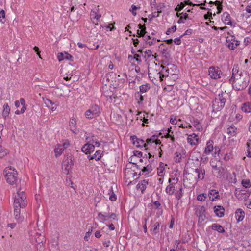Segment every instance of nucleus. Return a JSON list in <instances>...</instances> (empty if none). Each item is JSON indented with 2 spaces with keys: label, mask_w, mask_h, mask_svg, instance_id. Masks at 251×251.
<instances>
[{
  "label": "nucleus",
  "mask_w": 251,
  "mask_h": 251,
  "mask_svg": "<svg viewBox=\"0 0 251 251\" xmlns=\"http://www.w3.org/2000/svg\"><path fill=\"white\" fill-rule=\"evenodd\" d=\"M92 231V230H91V231H89L86 233L85 236H84V238L85 240H86V241L88 240V238H89L90 234H91Z\"/></svg>",
  "instance_id": "69168bd1"
},
{
  "label": "nucleus",
  "mask_w": 251,
  "mask_h": 251,
  "mask_svg": "<svg viewBox=\"0 0 251 251\" xmlns=\"http://www.w3.org/2000/svg\"><path fill=\"white\" fill-rule=\"evenodd\" d=\"M222 19L225 24L232 25V23L231 21V17L227 12H224L222 15Z\"/></svg>",
  "instance_id": "412c9836"
},
{
  "label": "nucleus",
  "mask_w": 251,
  "mask_h": 251,
  "mask_svg": "<svg viewBox=\"0 0 251 251\" xmlns=\"http://www.w3.org/2000/svg\"><path fill=\"white\" fill-rule=\"evenodd\" d=\"M227 133L232 136H234L237 133V128L234 125H232L227 128Z\"/></svg>",
  "instance_id": "b1692460"
},
{
  "label": "nucleus",
  "mask_w": 251,
  "mask_h": 251,
  "mask_svg": "<svg viewBox=\"0 0 251 251\" xmlns=\"http://www.w3.org/2000/svg\"><path fill=\"white\" fill-rule=\"evenodd\" d=\"M210 164L213 169V173L217 177H221L224 176V169L221 165H219L220 164L219 161H217L216 160H211Z\"/></svg>",
  "instance_id": "39448f33"
},
{
  "label": "nucleus",
  "mask_w": 251,
  "mask_h": 251,
  "mask_svg": "<svg viewBox=\"0 0 251 251\" xmlns=\"http://www.w3.org/2000/svg\"><path fill=\"white\" fill-rule=\"evenodd\" d=\"M108 215L103 214L101 213L98 214V218L101 221H106L108 219Z\"/></svg>",
  "instance_id": "a18cd8bd"
},
{
  "label": "nucleus",
  "mask_w": 251,
  "mask_h": 251,
  "mask_svg": "<svg viewBox=\"0 0 251 251\" xmlns=\"http://www.w3.org/2000/svg\"><path fill=\"white\" fill-rule=\"evenodd\" d=\"M10 111V108L7 103L4 104L3 105V110L2 111V116L5 119L8 116Z\"/></svg>",
  "instance_id": "cd10ccee"
},
{
  "label": "nucleus",
  "mask_w": 251,
  "mask_h": 251,
  "mask_svg": "<svg viewBox=\"0 0 251 251\" xmlns=\"http://www.w3.org/2000/svg\"><path fill=\"white\" fill-rule=\"evenodd\" d=\"M213 142L212 141H208L207 142L206 146L205 148L204 153L206 155L210 154H213L214 147L213 146Z\"/></svg>",
  "instance_id": "2eb2a0df"
},
{
  "label": "nucleus",
  "mask_w": 251,
  "mask_h": 251,
  "mask_svg": "<svg viewBox=\"0 0 251 251\" xmlns=\"http://www.w3.org/2000/svg\"><path fill=\"white\" fill-rule=\"evenodd\" d=\"M162 165H163L162 163H161L159 167L158 168L157 170V173L158 175L160 176H163L164 175V171H165V168L164 167L162 166Z\"/></svg>",
  "instance_id": "4c0bfd02"
},
{
  "label": "nucleus",
  "mask_w": 251,
  "mask_h": 251,
  "mask_svg": "<svg viewBox=\"0 0 251 251\" xmlns=\"http://www.w3.org/2000/svg\"><path fill=\"white\" fill-rule=\"evenodd\" d=\"M148 184L149 180L144 179L141 180L136 185V188L137 189L140 190L142 194H144Z\"/></svg>",
  "instance_id": "4468645a"
},
{
  "label": "nucleus",
  "mask_w": 251,
  "mask_h": 251,
  "mask_svg": "<svg viewBox=\"0 0 251 251\" xmlns=\"http://www.w3.org/2000/svg\"><path fill=\"white\" fill-rule=\"evenodd\" d=\"M20 103L21 105L23 106L22 108L20 110V112L22 113H24L25 110H26V107L25 106V101L23 98H21L20 99Z\"/></svg>",
  "instance_id": "c03bdc74"
},
{
  "label": "nucleus",
  "mask_w": 251,
  "mask_h": 251,
  "mask_svg": "<svg viewBox=\"0 0 251 251\" xmlns=\"http://www.w3.org/2000/svg\"><path fill=\"white\" fill-rule=\"evenodd\" d=\"M242 185L246 188H249L251 186L250 181L248 179L243 180L242 181Z\"/></svg>",
  "instance_id": "79ce46f5"
},
{
  "label": "nucleus",
  "mask_w": 251,
  "mask_h": 251,
  "mask_svg": "<svg viewBox=\"0 0 251 251\" xmlns=\"http://www.w3.org/2000/svg\"><path fill=\"white\" fill-rule=\"evenodd\" d=\"M150 89V86L149 84L142 85L140 86V92L145 93Z\"/></svg>",
  "instance_id": "c9c22d12"
},
{
  "label": "nucleus",
  "mask_w": 251,
  "mask_h": 251,
  "mask_svg": "<svg viewBox=\"0 0 251 251\" xmlns=\"http://www.w3.org/2000/svg\"><path fill=\"white\" fill-rule=\"evenodd\" d=\"M249 81V75L246 73H244V74H241L238 77L233 78L231 83L235 90L239 91L246 88Z\"/></svg>",
  "instance_id": "f257e3e1"
},
{
  "label": "nucleus",
  "mask_w": 251,
  "mask_h": 251,
  "mask_svg": "<svg viewBox=\"0 0 251 251\" xmlns=\"http://www.w3.org/2000/svg\"><path fill=\"white\" fill-rule=\"evenodd\" d=\"M139 8L138 7H137L136 6L134 5H132V6H131V9L130 10V11L132 12V14L134 15V16H136V10Z\"/></svg>",
  "instance_id": "8fccbe9b"
},
{
  "label": "nucleus",
  "mask_w": 251,
  "mask_h": 251,
  "mask_svg": "<svg viewBox=\"0 0 251 251\" xmlns=\"http://www.w3.org/2000/svg\"><path fill=\"white\" fill-rule=\"evenodd\" d=\"M133 58L135 59L138 62H141L142 61L141 59V55L138 54H135Z\"/></svg>",
  "instance_id": "0e129e2a"
},
{
  "label": "nucleus",
  "mask_w": 251,
  "mask_h": 251,
  "mask_svg": "<svg viewBox=\"0 0 251 251\" xmlns=\"http://www.w3.org/2000/svg\"><path fill=\"white\" fill-rule=\"evenodd\" d=\"M209 75L213 79L220 78L223 76V73L219 68L212 66L209 68Z\"/></svg>",
  "instance_id": "6e6552de"
},
{
  "label": "nucleus",
  "mask_w": 251,
  "mask_h": 251,
  "mask_svg": "<svg viewBox=\"0 0 251 251\" xmlns=\"http://www.w3.org/2000/svg\"><path fill=\"white\" fill-rule=\"evenodd\" d=\"M133 154L135 156H137L138 157H141L142 156V153L139 151H134Z\"/></svg>",
  "instance_id": "6e6d98bb"
},
{
  "label": "nucleus",
  "mask_w": 251,
  "mask_h": 251,
  "mask_svg": "<svg viewBox=\"0 0 251 251\" xmlns=\"http://www.w3.org/2000/svg\"><path fill=\"white\" fill-rule=\"evenodd\" d=\"M208 196L211 201H214L216 199L219 197V192L216 190H211L208 193Z\"/></svg>",
  "instance_id": "5701e85b"
},
{
  "label": "nucleus",
  "mask_w": 251,
  "mask_h": 251,
  "mask_svg": "<svg viewBox=\"0 0 251 251\" xmlns=\"http://www.w3.org/2000/svg\"><path fill=\"white\" fill-rule=\"evenodd\" d=\"M153 204L155 207V208L158 209L161 206V203L158 201H155L153 202Z\"/></svg>",
  "instance_id": "774afa93"
},
{
  "label": "nucleus",
  "mask_w": 251,
  "mask_h": 251,
  "mask_svg": "<svg viewBox=\"0 0 251 251\" xmlns=\"http://www.w3.org/2000/svg\"><path fill=\"white\" fill-rule=\"evenodd\" d=\"M143 37V40L146 42V43H148V41H150V39H151V37L149 35H144Z\"/></svg>",
  "instance_id": "338daca9"
},
{
  "label": "nucleus",
  "mask_w": 251,
  "mask_h": 251,
  "mask_svg": "<svg viewBox=\"0 0 251 251\" xmlns=\"http://www.w3.org/2000/svg\"><path fill=\"white\" fill-rule=\"evenodd\" d=\"M94 149L95 145H93V144L88 142L82 147L81 151H82L85 152V154H89L93 151Z\"/></svg>",
  "instance_id": "ddd939ff"
},
{
  "label": "nucleus",
  "mask_w": 251,
  "mask_h": 251,
  "mask_svg": "<svg viewBox=\"0 0 251 251\" xmlns=\"http://www.w3.org/2000/svg\"><path fill=\"white\" fill-rule=\"evenodd\" d=\"M241 74H244L242 72H239V67L237 65H234L232 69V75L231 78L230 79L229 81L231 82L233 78L238 77L241 75Z\"/></svg>",
  "instance_id": "aec40b11"
},
{
  "label": "nucleus",
  "mask_w": 251,
  "mask_h": 251,
  "mask_svg": "<svg viewBox=\"0 0 251 251\" xmlns=\"http://www.w3.org/2000/svg\"><path fill=\"white\" fill-rule=\"evenodd\" d=\"M220 151V149L218 146L214 147L213 153L215 154H219Z\"/></svg>",
  "instance_id": "680f3d73"
},
{
  "label": "nucleus",
  "mask_w": 251,
  "mask_h": 251,
  "mask_svg": "<svg viewBox=\"0 0 251 251\" xmlns=\"http://www.w3.org/2000/svg\"><path fill=\"white\" fill-rule=\"evenodd\" d=\"M177 178L176 179L175 178L169 179L168 182L169 184L167 186L165 189L167 194L172 195L174 193L176 188H177Z\"/></svg>",
  "instance_id": "0eeeda50"
},
{
  "label": "nucleus",
  "mask_w": 251,
  "mask_h": 251,
  "mask_svg": "<svg viewBox=\"0 0 251 251\" xmlns=\"http://www.w3.org/2000/svg\"><path fill=\"white\" fill-rule=\"evenodd\" d=\"M75 120L74 118H71L70 121V126L71 130L73 132H74V130L75 129Z\"/></svg>",
  "instance_id": "a19ab883"
},
{
  "label": "nucleus",
  "mask_w": 251,
  "mask_h": 251,
  "mask_svg": "<svg viewBox=\"0 0 251 251\" xmlns=\"http://www.w3.org/2000/svg\"><path fill=\"white\" fill-rule=\"evenodd\" d=\"M146 27L144 26V28L140 30H138L137 31V36L138 37H143L146 34Z\"/></svg>",
  "instance_id": "ea45409f"
},
{
  "label": "nucleus",
  "mask_w": 251,
  "mask_h": 251,
  "mask_svg": "<svg viewBox=\"0 0 251 251\" xmlns=\"http://www.w3.org/2000/svg\"><path fill=\"white\" fill-rule=\"evenodd\" d=\"M214 211L217 216L222 217L224 215L225 209L222 206L217 205L214 206Z\"/></svg>",
  "instance_id": "f3484780"
},
{
  "label": "nucleus",
  "mask_w": 251,
  "mask_h": 251,
  "mask_svg": "<svg viewBox=\"0 0 251 251\" xmlns=\"http://www.w3.org/2000/svg\"><path fill=\"white\" fill-rule=\"evenodd\" d=\"M14 215L15 219L19 222H21L24 220V217L21 215V208L14 207Z\"/></svg>",
  "instance_id": "6ab92c4d"
},
{
  "label": "nucleus",
  "mask_w": 251,
  "mask_h": 251,
  "mask_svg": "<svg viewBox=\"0 0 251 251\" xmlns=\"http://www.w3.org/2000/svg\"><path fill=\"white\" fill-rule=\"evenodd\" d=\"M181 37H179L178 38H175L174 40V43L177 45H179L181 44V40H180V38Z\"/></svg>",
  "instance_id": "e2e57ef3"
},
{
  "label": "nucleus",
  "mask_w": 251,
  "mask_h": 251,
  "mask_svg": "<svg viewBox=\"0 0 251 251\" xmlns=\"http://www.w3.org/2000/svg\"><path fill=\"white\" fill-rule=\"evenodd\" d=\"M91 16L94 18L96 19L98 21L100 17H101V15L97 13L96 12L93 11L91 14Z\"/></svg>",
  "instance_id": "de8ad7c7"
},
{
  "label": "nucleus",
  "mask_w": 251,
  "mask_h": 251,
  "mask_svg": "<svg viewBox=\"0 0 251 251\" xmlns=\"http://www.w3.org/2000/svg\"><path fill=\"white\" fill-rule=\"evenodd\" d=\"M188 142L191 145H195L198 143L199 138L195 133L189 135L187 138Z\"/></svg>",
  "instance_id": "dca6fc26"
},
{
  "label": "nucleus",
  "mask_w": 251,
  "mask_h": 251,
  "mask_svg": "<svg viewBox=\"0 0 251 251\" xmlns=\"http://www.w3.org/2000/svg\"><path fill=\"white\" fill-rule=\"evenodd\" d=\"M165 137L167 138H170L172 142H174L175 141V137L172 135V134L170 133L169 132H167L166 133V134L165 135Z\"/></svg>",
  "instance_id": "603ef678"
},
{
  "label": "nucleus",
  "mask_w": 251,
  "mask_h": 251,
  "mask_svg": "<svg viewBox=\"0 0 251 251\" xmlns=\"http://www.w3.org/2000/svg\"><path fill=\"white\" fill-rule=\"evenodd\" d=\"M235 196L239 200H246L249 197L250 193L245 192L244 190L236 188L234 192Z\"/></svg>",
  "instance_id": "9d476101"
},
{
  "label": "nucleus",
  "mask_w": 251,
  "mask_h": 251,
  "mask_svg": "<svg viewBox=\"0 0 251 251\" xmlns=\"http://www.w3.org/2000/svg\"><path fill=\"white\" fill-rule=\"evenodd\" d=\"M135 97L136 100H140L138 101L139 104H141V103L144 100V97L140 94V92H137L135 93Z\"/></svg>",
  "instance_id": "e433bc0d"
},
{
  "label": "nucleus",
  "mask_w": 251,
  "mask_h": 251,
  "mask_svg": "<svg viewBox=\"0 0 251 251\" xmlns=\"http://www.w3.org/2000/svg\"><path fill=\"white\" fill-rule=\"evenodd\" d=\"M130 138L133 144L137 147L146 148L147 147V143H145L144 140L138 138L135 135L131 136Z\"/></svg>",
  "instance_id": "9b49d317"
},
{
  "label": "nucleus",
  "mask_w": 251,
  "mask_h": 251,
  "mask_svg": "<svg viewBox=\"0 0 251 251\" xmlns=\"http://www.w3.org/2000/svg\"><path fill=\"white\" fill-rule=\"evenodd\" d=\"M86 140L89 143H90V142H91L93 143L94 142V141L96 140V139L95 138L94 136L93 135L91 137H87Z\"/></svg>",
  "instance_id": "5fc2aeb1"
},
{
  "label": "nucleus",
  "mask_w": 251,
  "mask_h": 251,
  "mask_svg": "<svg viewBox=\"0 0 251 251\" xmlns=\"http://www.w3.org/2000/svg\"><path fill=\"white\" fill-rule=\"evenodd\" d=\"M207 197L206 194L202 193L198 195L197 199L200 201H204L207 198Z\"/></svg>",
  "instance_id": "37998d69"
},
{
  "label": "nucleus",
  "mask_w": 251,
  "mask_h": 251,
  "mask_svg": "<svg viewBox=\"0 0 251 251\" xmlns=\"http://www.w3.org/2000/svg\"><path fill=\"white\" fill-rule=\"evenodd\" d=\"M63 165L65 167V170L67 171L72 167L74 164L71 155H67L65 156L63 161Z\"/></svg>",
  "instance_id": "f8f14e48"
},
{
  "label": "nucleus",
  "mask_w": 251,
  "mask_h": 251,
  "mask_svg": "<svg viewBox=\"0 0 251 251\" xmlns=\"http://www.w3.org/2000/svg\"><path fill=\"white\" fill-rule=\"evenodd\" d=\"M100 112V108L95 105L85 112V115L87 118L90 119L98 116Z\"/></svg>",
  "instance_id": "423d86ee"
},
{
  "label": "nucleus",
  "mask_w": 251,
  "mask_h": 251,
  "mask_svg": "<svg viewBox=\"0 0 251 251\" xmlns=\"http://www.w3.org/2000/svg\"><path fill=\"white\" fill-rule=\"evenodd\" d=\"M178 185L179 186V187L178 188V190L177 191L176 194V198L177 200H179L183 195V193L182 192L183 188L182 186L180 184Z\"/></svg>",
  "instance_id": "7c9ffc66"
},
{
  "label": "nucleus",
  "mask_w": 251,
  "mask_h": 251,
  "mask_svg": "<svg viewBox=\"0 0 251 251\" xmlns=\"http://www.w3.org/2000/svg\"><path fill=\"white\" fill-rule=\"evenodd\" d=\"M102 153L103 151H97L93 155L94 159H95L96 161L99 160L101 158Z\"/></svg>",
  "instance_id": "72a5a7b5"
},
{
  "label": "nucleus",
  "mask_w": 251,
  "mask_h": 251,
  "mask_svg": "<svg viewBox=\"0 0 251 251\" xmlns=\"http://www.w3.org/2000/svg\"><path fill=\"white\" fill-rule=\"evenodd\" d=\"M8 153V151L0 145V158H2Z\"/></svg>",
  "instance_id": "f704fd0d"
},
{
  "label": "nucleus",
  "mask_w": 251,
  "mask_h": 251,
  "mask_svg": "<svg viewBox=\"0 0 251 251\" xmlns=\"http://www.w3.org/2000/svg\"><path fill=\"white\" fill-rule=\"evenodd\" d=\"M184 7V5L183 3H181L180 4H178L177 6L175 8V11H180Z\"/></svg>",
  "instance_id": "3c124183"
},
{
  "label": "nucleus",
  "mask_w": 251,
  "mask_h": 251,
  "mask_svg": "<svg viewBox=\"0 0 251 251\" xmlns=\"http://www.w3.org/2000/svg\"><path fill=\"white\" fill-rule=\"evenodd\" d=\"M241 109L245 113L251 112V103L250 102H246L243 103L242 105Z\"/></svg>",
  "instance_id": "a878e982"
},
{
  "label": "nucleus",
  "mask_w": 251,
  "mask_h": 251,
  "mask_svg": "<svg viewBox=\"0 0 251 251\" xmlns=\"http://www.w3.org/2000/svg\"><path fill=\"white\" fill-rule=\"evenodd\" d=\"M144 53H145V55H144L145 58H146V57L149 58L150 57H151L152 55V52H151V50H146Z\"/></svg>",
  "instance_id": "864d4df0"
},
{
  "label": "nucleus",
  "mask_w": 251,
  "mask_h": 251,
  "mask_svg": "<svg viewBox=\"0 0 251 251\" xmlns=\"http://www.w3.org/2000/svg\"><path fill=\"white\" fill-rule=\"evenodd\" d=\"M176 30V27L175 25H174L171 27V28L168 29L166 33L167 35H169L172 32H175Z\"/></svg>",
  "instance_id": "49530a36"
},
{
  "label": "nucleus",
  "mask_w": 251,
  "mask_h": 251,
  "mask_svg": "<svg viewBox=\"0 0 251 251\" xmlns=\"http://www.w3.org/2000/svg\"><path fill=\"white\" fill-rule=\"evenodd\" d=\"M45 103L46 104L47 107H50L49 104L53 105L54 103L50 99H47L45 101Z\"/></svg>",
  "instance_id": "13d9d810"
},
{
  "label": "nucleus",
  "mask_w": 251,
  "mask_h": 251,
  "mask_svg": "<svg viewBox=\"0 0 251 251\" xmlns=\"http://www.w3.org/2000/svg\"><path fill=\"white\" fill-rule=\"evenodd\" d=\"M239 45V41L235 40V41L234 43H229V44H227V47L231 50H234Z\"/></svg>",
  "instance_id": "58836bf2"
},
{
  "label": "nucleus",
  "mask_w": 251,
  "mask_h": 251,
  "mask_svg": "<svg viewBox=\"0 0 251 251\" xmlns=\"http://www.w3.org/2000/svg\"><path fill=\"white\" fill-rule=\"evenodd\" d=\"M26 196L25 192L18 189L14 196V207L25 208L27 205Z\"/></svg>",
  "instance_id": "f03ea898"
},
{
  "label": "nucleus",
  "mask_w": 251,
  "mask_h": 251,
  "mask_svg": "<svg viewBox=\"0 0 251 251\" xmlns=\"http://www.w3.org/2000/svg\"><path fill=\"white\" fill-rule=\"evenodd\" d=\"M227 97V94L226 93L218 94L213 101V110L218 111L223 108L226 101Z\"/></svg>",
  "instance_id": "7ed1b4c3"
},
{
  "label": "nucleus",
  "mask_w": 251,
  "mask_h": 251,
  "mask_svg": "<svg viewBox=\"0 0 251 251\" xmlns=\"http://www.w3.org/2000/svg\"><path fill=\"white\" fill-rule=\"evenodd\" d=\"M211 228L214 230L217 231L220 233L225 232L224 228L220 225L218 224H213L211 226Z\"/></svg>",
  "instance_id": "bb28decb"
},
{
  "label": "nucleus",
  "mask_w": 251,
  "mask_h": 251,
  "mask_svg": "<svg viewBox=\"0 0 251 251\" xmlns=\"http://www.w3.org/2000/svg\"><path fill=\"white\" fill-rule=\"evenodd\" d=\"M245 205L248 208L251 209V199L246 200L245 203Z\"/></svg>",
  "instance_id": "4d7b16f0"
},
{
  "label": "nucleus",
  "mask_w": 251,
  "mask_h": 251,
  "mask_svg": "<svg viewBox=\"0 0 251 251\" xmlns=\"http://www.w3.org/2000/svg\"><path fill=\"white\" fill-rule=\"evenodd\" d=\"M159 227V223L156 222L152 226L150 231L152 234H156L158 232V228Z\"/></svg>",
  "instance_id": "c756f323"
},
{
  "label": "nucleus",
  "mask_w": 251,
  "mask_h": 251,
  "mask_svg": "<svg viewBox=\"0 0 251 251\" xmlns=\"http://www.w3.org/2000/svg\"><path fill=\"white\" fill-rule=\"evenodd\" d=\"M151 166L150 165H148L146 166H144L142 169V175L144 176L148 175L150 173H151L152 171Z\"/></svg>",
  "instance_id": "c85d7f7f"
},
{
  "label": "nucleus",
  "mask_w": 251,
  "mask_h": 251,
  "mask_svg": "<svg viewBox=\"0 0 251 251\" xmlns=\"http://www.w3.org/2000/svg\"><path fill=\"white\" fill-rule=\"evenodd\" d=\"M72 57V56L69 54L65 53L63 54V53H61L60 55L58 56V60L60 61L63 59L71 60Z\"/></svg>",
  "instance_id": "473e14b6"
},
{
  "label": "nucleus",
  "mask_w": 251,
  "mask_h": 251,
  "mask_svg": "<svg viewBox=\"0 0 251 251\" xmlns=\"http://www.w3.org/2000/svg\"><path fill=\"white\" fill-rule=\"evenodd\" d=\"M64 150V148L62 147L61 145H58L56 147H55L54 149V152L56 156H60L63 152Z\"/></svg>",
  "instance_id": "2f4dec72"
},
{
  "label": "nucleus",
  "mask_w": 251,
  "mask_h": 251,
  "mask_svg": "<svg viewBox=\"0 0 251 251\" xmlns=\"http://www.w3.org/2000/svg\"><path fill=\"white\" fill-rule=\"evenodd\" d=\"M194 172L197 174L198 179L203 180L204 179L205 174V171L204 169L200 167L195 169Z\"/></svg>",
  "instance_id": "a211bd4d"
},
{
  "label": "nucleus",
  "mask_w": 251,
  "mask_h": 251,
  "mask_svg": "<svg viewBox=\"0 0 251 251\" xmlns=\"http://www.w3.org/2000/svg\"><path fill=\"white\" fill-rule=\"evenodd\" d=\"M179 156L180 154L178 152H176L175 153V159L176 160V162H180L181 157H180Z\"/></svg>",
  "instance_id": "bf43d9fd"
},
{
  "label": "nucleus",
  "mask_w": 251,
  "mask_h": 251,
  "mask_svg": "<svg viewBox=\"0 0 251 251\" xmlns=\"http://www.w3.org/2000/svg\"><path fill=\"white\" fill-rule=\"evenodd\" d=\"M5 177L7 182L11 185L16 183L18 180L17 171L12 167H7L4 170Z\"/></svg>",
  "instance_id": "20e7f679"
},
{
  "label": "nucleus",
  "mask_w": 251,
  "mask_h": 251,
  "mask_svg": "<svg viewBox=\"0 0 251 251\" xmlns=\"http://www.w3.org/2000/svg\"><path fill=\"white\" fill-rule=\"evenodd\" d=\"M247 156L248 157H251V149H250V146L249 143H247Z\"/></svg>",
  "instance_id": "052dcab7"
},
{
  "label": "nucleus",
  "mask_w": 251,
  "mask_h": 251,
  "mask_svg": "<svg viewBox=\"0 0 251 251\" xmlns=\"http://www.w3.org/2000/svg\"><path fill=\"white\" fill-rule=\"evenodd\" d=\"M233 32L232 31H230L228 32V36L226 38V45L227 46V44H229V43H234L235 41V37L234 35H232Z\"/></svg>",
  "instance_id": "393cba45"
},
{
  "label": "nucleus",
  "mask_w": 251,
  "mask_h": 251,
  "mask_svg": "<svg viewBox=\"0 0 251 251\" xmlns=\"http://www.w3.org/2000/svg\"><path fill=\"white\" fill-rule=\"evenodd\" d=\"M196 214L198 217V221L203 222L206 219L205 207L204 206H199L196 210Z\"/></svg>",
  "instance_id": "1a4fd4ad"
},
{
  "label": "nucleus",
  "mask_w": 251,
  "mask_h": 251,
  "mask_svg": "<svg viewBox=\"0 0 251 251\" xmlns=\"http://www.w3.org/2000/svg\"><path fill=\"white\" fill-rule=\"evenodd\" d=\"M235 214L238 222L242 221L245 217V212L241 208L237 209Z\"/></svg>",
  "instance_id": "4be33fe9"
},
{
  "label": "nucleus",
  "mask_w": 251,
  "mask_h": 251,
  "mask_svg": "<svg viewBox=\"0 0 251 251\" xmlns=\"http://www.w3.org/2000/svg\"><path fill=\"white\" fill-rule=\"evenodd\" d=\"M156 140V136L153 135L151 138H148L146 140V143L147 145L148 144H150L151 143H154L155 140Z\"/></svg>",
  "instance_id": "09e8293b"
}]
</instances>
